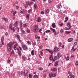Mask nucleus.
Instances as JSON below:
<instances>
[{
    "label": "nucleus",
    "mask_w": 78,
    "mask_h": 78,
    "mask_svg": "<svg viewBox=\"0 0 78 78\" xmlns=\"http://www.w3.org/2000/svg\"><path fill=\"white\" fill-rule=\"evenodd\" d=\"M56 51H59V48L57 47V46H55L54 47L53 51L54 53H55Z\"/></svg>",
    "instance_id": "4"
},
{
    "label": "nucleus",
    "mask_w": 78,
    "mask_h": 78,
    "mask_svg": "<svg viewBox=\"0 0 78 78\" xmlns=\"http://www.w3.org/2000/svg\"><path fill=\"white\" fill-rule=\"evenodd\" d=\"M27 32L28 33H30V30H29L28 29H27Z\"/></svg>",
    "instance_id": "52"
},
{
    "label": "nucleus",
    "mask_w": 78,
    "mask_h": 78,
    "mask_svg": "<svg viewBox=\"0 0 78 78\" xmlns=\"http://www.w3.org/2000/svg\"><path fill=\"white\" fill-rule=\"evenodd\" d=\"M51 31L50 30H47L46 31H45V33H50Z\"/></svg>",
    "instance_id": "35"
},
{
    "label": "nucleus",
    "mask_w": 78,
    "mask_h": 78,
    "mask_svg": "<svg viewBox=\"0 0 78 78\" xmlns=\"http://www.w3.org/2000/svg\"><path fill=\"white\" fill-rule=\"evenodd\" d=\"M65 30H70V28L65 27Z\"/></svg>",
    "instance_id": "43"
},
{
    "label": "nucleus",
    "mask_w": 78,
    "mask_h": 78,
    "mask_svg": "<svg viewBox=\"0 0 78 78\" xmlns=\"http://www.w3.org/2000/svg\"><path fill=\"white\" fill-rule=\"evenodd\" d=\"M3 19V20H5V22H8V18H5V17H4Z\"/></svg>",
    "instance_id": "15"
},
{
    "label": "nucleus",
    "mask_w": 78,
    "mask_h": 78,
    "mask_svg": "<svg viewBox=\"0 0 78 78\" xmlns=\"http://www.w3.org/2000/svg\"><path fill=\"white\" fill-rule=\"evenodd\" d=\"M56 76V73H54V74H52V77H55Z\"/></svg>",
    "instance_id": "34"
},
{
    "label": "nucleus",
    "mask_w": 78,
    "mask_h": 78,
    "mask_svg": "<svg viewBox=\"0 0 78 78\" xmlns=\"http://www.w3.org/2000/svg\"><path fill=\"white\" fill-rule=\"evenodd\" d=\"M40 37L37 36V35H35V39H40Z\"/></svg>",
    "instance_id": "25"
},
{
    "label": "nucleus",
    "mask_w": 78,
    "mask_h": 78,
    "mask_svg": "<svg viewBox=\"0 0 78 78\" xmlns=\"http://www.w3.org/2000/svg\"><path fill=\"white\" fill-rule=\"evenodd\" d=\"M7 63L8 64H10L11 63V58H8Z\"/></svg>",
    "instance_id": "20"
},
{
    "label": "nucleus",
    "mask_w": 78,
    "mask_h": 78,
    "mask_svg": "<svg viewBox=\"0 0 78 78\" xmlns=\"http://www.w3.org/2000/svg\"><path fill=\"white\" fill-rule=\"evenodd\" d=\"M13 48L14 50H17V51H20V50H19V48L17 47V48H16V45H14V46Z\"/></svg>",
    "instance_id": "7"
},
{
    "label": "nucleus",
    "mask_w": 78,
    "mask_h": 78,
    "mask_svg": "<svg viewBox=\"0 0 78 78\" xmlns=\"http://www.w3.org/2000/svg\"><path fill=\"white\" fill-rule=\"evenodd\" d=\"M0 27L1 28H2V29H5L6 28V27L5 26H4L3 25L2 27V26H0Z\"/></svg>",
    "instance_id": "24"
},
{
    "label": "nucleus",
    "mask_w": 78,
    "mask_h": 78,
    "mask_svg": "<svg viewBox=\"0 0 78 78\" xmlns=\"http://www.w3.org/2000/svg\"><path fill=\"white\" fill-rule=\"evenodd\" d=\"M68 78H74V76L73 74L70 75L68 77Z\"/></svg>",
    "instance_id": "11"
},
{
    "label": "nucleus",
    "mask_w": 78,
    "mask_h": 78,
    "mask_svg": "<svg viewBox=\"0 0 78 78\" xmlns=\"http://www.w3.org/2000/svg\"><path fill=\"white\" fill-rule=\"evenodd\" d=\"M28 72H29V71L28 69H25L24 70L23 73L27 74Z\"/></svg>",
    "instance_id": "9"
},
{
    "label": "nucleus",
    "mask_w": 78,
    "mask_h": 78,
    "mask_svg": "<svg viewBox=\"0 0 78 78\" xmlns=\"http://www.w3.org/2000/svg\"><path fill=\"white\" fill-rule=\"evenodd\" d=\"M57 7L58 8V9H60L62 8V6L61 5H57Z\"/></svg>",
    "instance_id": "14"
},
{
    "label": "nucleus",
    "mask_w": 78,
    "mask_h": 78,
    "mask_svg": "<svg viewBox=\"0 0 78 78\" xmlns=\"http://www.w3.org/2000/svg\"><path fill=\"white\" fill-rule=\"evenodd\" d=\"M49 76L50 78L53 77V73L51 72L49 74Z\"/></svg>",
    "instance_id": "19"
},
{
    "label": "nucleus",
    "mask_w": 78,
    "mask_h": 78,
    "mask_svg": "<svg viewBox=\"0 0 78 78\" xmlns=\"http://www.w3.org/2000/svg\"><path fill=\"white\" fill-rule=\"evenodd\" d=\"M39 70L41 71L43 70V68L42 67H40L38 69Z\"/></svg>",
    "instance_id": "44"
},
{
    "label": "nucleus",
    "mask_w": 78,
    "mask_h": 78,
    "mask_svg": "<svg viewBox=\"0 0 78 78\" xmlns=\"http://www.w3.org/2000/svg\"><path fill=\"white\" fill-rule=\"evenodd\" d=\"M32 12V9H29V10L28 11V13H30V12Z\"/></svg>",
    "instance_id": "31"
},
{
    "label": "nucleus",
    "mask_w": 78,
    "mask_h": 78,
    "mask_svg": "<svg viewBox=\"0 0 78 78\" xmlns=\"http://www.w3.org/2000/svg\"><path fill=\"white\" fill-rule=\"evenodd\" d=\"M65 19L66 20L64 21V22H67V20H69V18L68 17H66L65 18Z\"/></svg>",
    "instance_id": "26"
},
{
    "label": "nucleus",
    "mask_w": 78,
    "mask_h": 78,
    "mask_svg": "<svg viewBox=\"0 0 78 78\" xmlns=\"http://www.w3.org/2000/svg\"><path fill=\"white\" fill-rule=\"evenodd\" d=\"M39 31V27L37 25H35L34 26V33H36Z\"/></svg>",
    "instance_id": "2"
},
{
    "label": "nucleus",
    "mask_w": 78,
    "mask_h": 78,
    "mask_svg": "<svg viewBox=\"0 0 78 78\" xmlns=\"http://www.w3.org/2000/svg\"><path fill=\"white\" fill-rule=\"evenodd\" d=\"M22 58L24 61H26L27 59V58L24 57V56H22Z\"/></svg>",
    "instance_id": "21"
},
{
    "label": "nucleus",
    "mask_w": 78,
    "mask_h": 78,
    "mask_svg": "<svg viewBox=\"0 0 78 78\" xmlns=\"http://www.w3.org/2000/svg\"><path fill=\"white\" fill-rule=\"evenodd\" d=\"M40 54L41 55H43V52L42 51H41L40 52Z\"/></svg>",
    "instance_id": "61"
},
{
    "label": "nucleus",
    "mask_w": 78,
    "mask_h": 78,
    "mask_svg": "<svg viewBox=\"0 0 78 78\" xmlns=\"http://www.w3.org/2000/svg\"><path fill=\"white\" fill-rule=\"evenodd\" d=\"M16 29V28H15V27H14L13 29L11 28L12 30H13V32H15V30Z\"/></svg>",
    "instance_id": "45"
},
{
    "label": "nucleus",
    "mask_w": 78,
    "mask_h": 78,
    "mask_svg": "<svg viewBox=\"0 0 78 78\" xmlns=\"http://www.w3.org/2000/svg\"><path fill=\"white\" fill-rule=\"evenodd\" d=\"M18 47L20 48V50H22V47H21L20 46H19Z\"/></svg>",
    "instance_id": "53"
},
{
    "label": "nucleus",
    "mask_w": 78,
    "mask_h": 78,
    "mask_svg": "<svg viewBox=\"0 0 78 78\" xmlns=\"http://www.w3.org/2000/svg\"><path fill=\"white\" fill-rule=\"evenodd\" d=\"M32 45L34 46V45H36V43L35 42H34L32 43Z\"/></svg>",
    "instance_id": "63"
},
{
    "label": "nucleus",
    "mask_w": 78,
    "mask_h": 78,
    "mask_svg": "<svg viewBox=\"0 0 78 78\" xmlns=\"http://www.w3.org/2000/svg\"><path fill=\"white\" fill-rule=\"evenodd\" d=\"M31 55L32 56H34V50H32L31 51Z\"/></svg>",
    "instance_id": "23"
},
{
    "label": "nucleus",
    "mask_w": 78,
    "mask_h": 78,
    "mask_svg": "<svg viewBox=\"0 0 78 78\" xmlns=\"http://www.w3.org/2000/svg\"><path fill=\"white\" fill-rule=\"evenodd\" d=\"M23 26L24 27H27L28 26V24H27V23H25L23 24Z\"/></svg>",
    "instance_id": "29"
},
{
    "label": "nucleus",
    "mask_w": 78,
    "mask_h": 78,
    "mask_svg": "<svg viewBox=\"0 0 78 78\" xmlns=\"http://www.w3.org/2000/svg\"><path fill=\"white\" fill-rule=\"evenodd\" d=\"M17 53L19 56H22V53H21V51L20 50L17 51Z\"/></svg>",
    "instance_id": "10"
},
{
    "label": "nucleus",
    "mask_w": 78,
    "mask_h": 78,
    "mask_svg": "<svg viewBox=\"0 0 78 78\" xmlns=\"http://www.w3.org/2000/svg\"><path fill=\"white\" fill-rule=\"evenodd\" d=\"M1 42L2 45H4V43H3V39H1Z\"/></svg>",
    "instance_id": "51"
},
{
    "label": "nucleus",
    "mask_w": 78,
    "mask_h": 78,
    "mask_svg": "<svg viewBox=\"0 0 78 78\" xmlns=\"http://www.w3.org/2000/svg\"><path fill=\"white\" fill-rule=\"evenodd\" d=\"M73 14H77V12L76 11H75L73 12Z\"/></svg>",
    "instance_id": "60"
},
{
    "label": "nucleus",
    "mask_w": 78,
    "mask_h": 78,
    "mask_svg": "<svg viewBox=\"0 0 78 78\" xmlns=\"http://www.w3.org/2000/svg\"><path fill=\"white\" fill-rule=\"evenodd\" d=\"M51 26L52 27L54 28H56V24H55V23H53L52 24Z\"/></svg>",
    "instance_id": "12"
},
{
    "label": "nucleus",
    "mask_w": 78,
    "mask_h": 78,
    "mask_svg": "<svg viewBox=\"0 0 78 78\" xmlns=\"http://www.w3.org/2000/svg\"><path fill=\"white\" fill-rule=\"evenodd\" d=\"M57 56H58V58H61V57H62V55L60 53H58L57 54Z\"/></svg>",
    "instance_id": "13"
},
{
    "label": "nucleus",
    "mask_w": 78,
    "mask_h": 78,
    "mask_svg": "<svg viewBox=\"0 0 78 78\" xmlns=\"http://www.w3.org/2000/svg\"><path fill=\"white\" fill-rule=\"evenodd\" d=\"M52 2H53V0H49L48 1V3H52Z\"/></svg>",
    "instance_id": "48"
},
{
    "label": "nucleus",
    "mask_w": 78,
    "mask_h": 78,
    "mask_svg": "<svg viewBox=\"0 0 78 78\" xmlns=\"http://www.w3.org/2000/svg\"><path fill=\"white\" fill-rule=\"evenodd\" d=\"M70 31H67L65 32V33L66 34H70Z\"/></svg>",
    "instance_id": "28"
},
{
    "label": "nucleus",
    "mask_w": 78,
    "mask_h": 78,
    "mask_svg": "<svg viewBox=\"0 0 78 78\" xmlns=\"http://www.w3.org/2000/svg\"><path fill=\"white\" fill-rule=\"evenodd\" d=\"M54 59H55V60H56L58 59V57H57V56H55L54 57Z\"/></svg>",
    "instance_id": "32"
},
{
    "label": "nucleus",
    "mask_w": 78,
    "mask_h": 78,
    "mask_svg": "<svg viewBox=\"0 0 78 78\" xmlns=\"http://www.w3.org/2000/svg\"><path fill=\"white\" fill-rule=\"evenodd\" d=\"M26 19H29L30 18V14H27L26 15Z\"/></svg>",
    "instance_id": "27"
},
{
    "label": "nucleus",
    "mask_w": 78,
    "mask_h": 78,
    "mask_svg": "<svg viewBox=\"0 0 78 78\" xmlns=\"http://www.w3.org/2000/svg\"><path fill=\"white\" fill-rule=\"evenodd\" d=\"M23 75H24V78H26V76H27V75L26 74H24V73H23Z\"/></svg>",
    "instance_id": "55"
},
{
    "label": "nucleus",
    "mask_w": 78,
    "mask_h": 78,
    "mask_svg": "<svg viewBox=\"0 0 78 78\" xmlns=\"http://www.w3.org/2000/svg\"><path fill=\"white\" fill-rule=\"evenodd\" d=\"M69 56H67L66 57V60H69Z\"/></svg>",
    "instance_id": "58"
},
{
    "label": "nucleus",
    "mask_w": 78,
    "mask_h": 78,
    "mask_svg": "<svg viewBox=\"0 0 78 78\" xmlns=\"http://www.w3.org/2000/svg\"><path fill=\"white\" fill-rule=\"evenodd\" d=\"M37 21L38 22H40L41 21V18H40V17L38 18L37 19Z\"/></svg>",
    "instance_id": "36"
},
{
    "label": "nucleus",
    "mask_w": 78,
    "mask_h": 78,
    "mask_svg": "<svg viewBox=\"0 0 78 78\" xmlns=\"http://www.w3.org/2000/svg\"><path fill=\"white\" fill-rule=\"evenodd\" d=\"M16 37H17V38H18V39H20V36L19 35L16 34Z\"/></svg>",
    "instance_id": "30"
},
{
    "label": "nucleus",
    "mask_w": 78,
    "mask_h": 78,
    "mask_svg": "<svg viewBox=\"0 0 78 78\" xmlns=\"http://www.w3.org/2000/svg\"><path fill=\"white\" fill-rule=\"evenodd\" d=\"M21 46L23 48V49L24 50H27V49L28 48H27V46L23 44H22Z\"/></svg>",
    "instance_id": "3"
},
{
    "label": "nucleus",
    "mask_w": 78,
    "mask_h": 78,
    "mask_svg": "<svg viewBox=\"0 0 78 78\" xmlns=\"http://www.w3.org/2000/svg\"><path fill=\"white\" fill-rule=\"evenodd\" d=\"M73 41V39H68V42H72Z\"/></svg>",
    "instance_id": "40"
},
{
    "label": "nucleus",
    "mask_w": 78,
    "mask_h": 78,
    "mask_svg": "<svg viewBox=\"0 0 78 78\" xmlns=\"http://www.w3.org/2000/svg\"><path fill=\"white\" fill-rule=\"evenodd\" d=\"M26 4H27V5L31 6V5H32L33 4H34V2H33V1H31L30 2H29V1H27L26 2Z\"/></svg>",
    "instance_id": "5"
},
{
    "label": "nucleus",
    "mask_w": 78,
    "mask_h": 78,
    "mask_svg": "<svg viewBox=\"0 0 78 78\" xmlns=\"http://www.w3.org/2000/svg\"><path fill=\"white\" fill-rule=\"evenodd\" d=\"M46 12L47 13H48L49 12H50V9H48L46 11Z\"/></svg>",
    "instance_id": "59"
},
{
    "label": "nucleus",
    "mask_w": 78,
    "mask_h": 78,
    "mask_svg": "<svg viewBox=\"0 0 78 78\" xmlns=\"http://www.w3.org/2000/svg\"><path fill=\"white\" fill-rule=\"evenodd\" d=\"M24 7H25V8H28V5H26V4H24Z\"/></svg>",
    "instance_id": "49"
},
{
    "label": "nucleus",
    "mask_w": 78,
    "mask_h": 78,
    "mask_svg": "<svg viewBox=\"0 0 78 78\" xmlns=\"http://www.w3.org/2000/svg\"><path fill=\"white\" fill-rule=\"evenodd\" d=\"M44 13H45V12H44L43 11H42L41 12V14H42V15L44 14Z\"/></svg>",
    "instance_id": "54"
},
{
    "label": "nucleus",
    "mask_w": 78,
    "mask_h": 78,
    "mask_svg": "<svg viewBox=\"0 0 78 78\" xmlns=\"http://www.w3.org/2000/svg\"><path fill=\"white\" fill-rule=\"evenodd\" d=\"M14 50H12V51L11 52V55H13L14 54Z\"/></svg>",
    "instance_id": "46"
},
{
    "label": "nucleus",
    "mask_w": 78,
    "mask_h": 78,
    "mask_svg": "<svg viewBox=\"0 0 78 78\" xmlns=\"http://www.w3.org/2000/svg\"><path fill=\"white\" fill-rule=\"evenodd\" d=\"M74 45L75 46H76L77 45V42H75L74 44Z\"/></svg>",
    "instance_id": "57"
},
{
    "label": "nucleus",
    "mask_w": 78,
    "mask_h": 78,
    "mask_svg": "<svg viewBox=\"0 0 78 78\" xmlns=\"http://www.w3.org/2000/svg\"><path fill=\"white\" fill-rule=\"evenodd\" d=\"M34 9H36L37 7V5L36 3H35L34 5Z\"/></svg>",
    "instance_id": "22"
},
{
    "label": "nucleus",
    "mask_w": 78,
    "mask_h": 78,
    "mask_svg": "<svg viewBox=\"0 0 78 78\" xmlns=\"http://www.w3.org/2000/svg\"><path fill=\"white\" fill-rule=\"evenodd\" d=\"M76 66H78V61H76Z\"/></svg>",
    "instance_id": "39"
},
{
    "label": "nucleus",
    "mask_w": 78,
    "mask_h": 78,
    "mask_svg": "<svg viewBox=\"0 0 78 78\" xmlns=\"http://www.w3.org/2000/svg\"><path fill=\"white\" fill-rule=\"evenodd\" d=\"M58 63H59V61L58 60L56 62H55V63L56 64L58 65Z\"/></svg>",
    "instance_id": "56"
},
{
    "label": "nucleus",
    "mask_w": 78,
    "mask_h": 78,
    "mask_svg": "<svg viewBox=\"0 0 78 78\" xmlns=\"http://www.w3.org/2000/svg\"><path fill=\"white\" fill-rule=\"evenodd\" d=\"M21 33H22V34H24L25 33V30H22Z\"/></svg>",
    "instance_id": "37"
},
{
    "label": "nucleus",
    "mask_w": 78,
    "mask_h": 78,
    "mask_svg": "<svg viewBox=\"0 0 78 78\" xmlns=\"http://www.w3.org/2000/svg\"><path fill=\"white\" fill-rule=\"evenodd\" d=\"M27 43L29 44H31V42H30L28 41H27Z\"/></svg>",
    "instance_id": "64"
},
{
    "label": "nucleus",
    "mask_w": 78,
    "mask_h": 78,
    "mask_svg": "<svg viewBox=\"0 0 78 78\" xmlns=\"http://www.w3.org/2000/svg\"><path fill=\"white\" fill-rule=\"evenodd\" d=\"M20 25H21L20 27L22 28V25H23V23L22 22H21Z\"/></svg>",
    "instance_id": "50"
},
{
    "label": "nucleus",
    "mask_w": 78,
    "mask_h": 78,
    "mask_svg": "<svg viewBox=\"0 0 78 78\" xmlns=\"http://www.w3.org/2000/svg\"><path fill=\"white\" fill-rule=\"evenodd\" d=\"M50 30L52 31H53V33H56V30L55 29L52 28H50Z\"/></svg>",
    "instance_id": "17"
},
{
    "label": "nucleus",
    "mask_w": 78,
    "mask_h": 78,
    "mask_svg": "<svg viewBox=\"0 0 78 78\" xmlns=\"http://www.w3.org/2000/svg\"><path fill=\"white\" fill-rule=\"evenodd\" d=\"M49 59L50 61H52L53 60V55H50V57L49 58Z\"/></svg>",
    "instance_id": "18"
},
{
    "label": "nucleus",
    "mask_w": 78,
    "mask_h": 78,
    "mask_svg": "<svg viewBox=\"0 0 78 78\" xmlns=\"http://www.w3.org/2000/svg\"><path fill=\"white\" fill-rule=\"evenodd\" d=\"M29 78H32V75H31V74H29Z\"/></svg>",
    "instance_id": "47"
},
{
    "label": "nucleus",
    "mask_w": 78,
    "mask_h": 78,
    "mask_svg": "<svg viewBox=\"0 0 78 78\" xmlns=\"http://www.w3.org/2000/svg\"><path fill=\"white\" fill-rule=\"evenodd\" d=\"M34 76L35 77L34 78H38V76H37V75L36 74H35V75H34Z\"/></svg>",
    "instance_id": "41"
},
{
    "label": "nucleus",
    "mask_w": 78,
    "mask_h": 78,
    "mask_svg": "<svg viewBox=\"0 0 78 78\" xmlns=\"http://www.w3.org/2000/svg\"><path fill=\"white\" fill-rule=\"evenodd\" d=\"M67 26L68 27V28H72V26H71V23L70 22H68L67 24Z\"/></svg>",
    "instance_id": "6"
},
{
    "label": "nucleus",
    "mask_w": 78,
    "mask_h": 78,
    "mask_svg": "<svg viewBox=\"0 0 78 78\" xmlns=\"http://www.w3.org/2000/svg\"><path fill=\"white\" fill-rule=\"evenodd\" d=\"M68 74H69V75H72V72H69L68 73Z\"/></svg>",
    "instance_id": "62"
},
{
    "label": "nucleus",
    "mask_w": 78,
    "mask_h": 78,
    "mask_svg": "<svg viewBox=\"0 0 78 78\" xmlns=\"http://www.w3.org/2000/svg\"><path fill=\"white\" fill-rule=\"evenodd\" d=\"M7 47L8 51L10 52L11 51V50L12 49V48H13V46H12V42H10L8 43L7 44Z\"/></svg>",
    "instance_id": "1"
},
{
    "label": "nucleus",
    "mask_w": 78,
    "mask_h": 78,
    "mask_svg": "<svg viewBox=\"0 0 78 78\" xmlns=\"http://www.w3.org/2000/svg\"><path fill=\"white\" fill-rule=\"evenodd\" d=\"M49 52L51 53V55H52L53 56V51L50 50Z\"/></svg>",
    "instance_id": "33"
},
{
    "label": "nucleus",
    "mask_w": 78,
    "mask_h": 78,
    "mask_svg": "<svg viewBox=\"0 0 78 78\" xmlns=\"http://www.w3.org/2000/svg\"><path fill=\"white\" fill-rule=\"evenodd\" d=\"M24 11V10L23 9H22L20 10V12L21 13H23V11Z\"/></svg>",
    "instance_id": "42"
},
{
    "label": "nucleus",
    "mask_w": 78,
    "mask_h": 78,
    "mask_svg": "<svg viewBox=\"0 0 78 78\" xmlns=\"http://www.w3.org/2000/svg\"><path fill=\"white\" fill-rule=\"evenodd\" d=\"M51 70L53 72H56L57 71V69L56 68H52L51 69Z\"/></svg>",
    "instance_id": "8"
},
{
    "label": "nucleus",
    "mask_w": 78,
    "mask_h": 78,
    "mask_svg": "<svg viewBox=\"0 0 78 78\" xmlns=\"http://www.w3.org/2000/svg\"><path fill=\"white\" fill-rule=\"evenodd\" d=\"M17 13V12L15 11L13 13V16L14 17L15 16V15Z\"/></svg>",
    "instance_id": "38"
},
{
    "label": "nucleus",
    "mask_w": 78,
    "mask_h": 78,
    "mask_svg": "<svg viewBox=\"0 0 78 78\" xmlns=\"http://www.w3.org/2000/svg\"><path fill=\"white\" fill-rule=\"evenodd\" d=\"M18 24V21H16L15 23H14V27H17V26Z\"/></svg>",
    "instance_id": "16"
}]
</instances>
